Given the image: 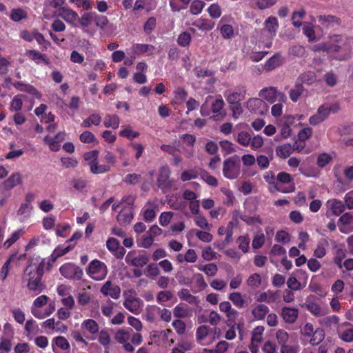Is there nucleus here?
<instances>
[{
  "label": "nucleus",
  "instance_id": "nucleus-1",
  "mask_svg": "<svg viewBox=\"0 0 353 353\" xmlns=\"http://www.w3.org/2000/svg\"><path fill=\"white\" fill-rule=\"evenodd\" d=\"M99 154L98 150H93L84 153L83 156L84 163L89 166L90 172L93 174L107 173L117 163V157L112 152H105L103 157L104 163L99 162Z\"/></svg>",
  "mask_w": 353,
  "mask_h": 353
},
{
  "label": "nucleus",
  "instance_id": "nucleus-2",
  "mask_svg": "<svg viewBox=\"0 0 353 353\" xmlns=\"http://www.w3.org/2000/svg\"><path fill=\"white\" fill-rule=\"evenodd\" d=\"M43 274V263H31L24 270L22 279L27 283V288L35 294H40L45 288L41 281Z\"/></svg>",
  "mask_w": 353,
  "mask_h": 353
},
{
  "label": "nucleus",
  "instance_id": "nucleus-3",
  "mask_svg": "<svg viewBox=\"0 0 353 353\" xmlns=\"http://www.w3.org/2000/svg\"><path fill=\"white\" fill-rule=\"evenodd\" d=\"M339 109V104L336 102L325 103L309 118V123L313 126L317 125L327 119L330 114L337 112Z\"/></svg>",
  "mask_w": 353,
  "mask_h": 353
},
{
  "label": "nucleus",
  "instance_id": "nucleus-4",
  "mask_svg": "<svg viewBox=\"0 0 353 353\" xmlns=\"http://www.w3.org/2000/svg\"><path fill=\"white\" fill-rule=\"evenodd\" d=\"M48 300L49 298L46 295H41L34 301L31 307V312L34 317L43 319L54 312L55 310L54 304H50L43 311L41 310V307L47 304Z\"/></svg>",
  "mask_w": 353,
  "mask_h": 353
},
{
  "label": "nucleus",
  "instance_id": "nucleus-5",
  "mask_svg": "<svg viewBox=\"0 0 353 353\" xmlns=\"http://www.w3.org/2000/svg\"><path fill=\"white\" fill-rule=\"evenodd\" d=\"M346 43V39L338 34H334L329 37V39L323 43L314 45L312 50L315 52H337Z\"/></svg>",
  "mask_w": 353,
  "mask_h": 353
},
{
  "label": "nucleus",
  "instance_id": "nucleus-6",
  "mask_svg": "<svg viewBox=\"0 0 353 353\" xmlns=\"http://www.w3.org/2000/svg\"><path fill=\"white\" fill-rule=\"evenodd\" d=\"M86 273L93 280L102 281L107 276L108 268L103 262L94 259L88 265Z\"/></svg>",
  "mask_w": 353,
  "mask_h": 353
},
{
  "label": "nucleus",
  "instance_id": "nucleus-7",
  "mask_svg": "<svg viewBox=\"0 0 353 353\" xmlns=\"http://www.w3.org/2000/svg\"><path fill=\"white\" fill-rule=\"evenodd\" d=\"M123 305L130 312L138 314L141 312L143 302L137 296L135 291L129 290L123 292Z\"/></svg>",
  "mask_w": 353,
  "mask_h": 353
},
{
  "label": "nucleus",
  "instance_id": "nucleus-8",
  "mask_svg": "<svg viewBox=\"0 0 353 353\" xmlns=\"http://www.w3.org/2000/svg\"><path fill=\"white\" fill-rule=\"evenodd\" d=\"M241 173L240 165L234 157H228L223 163V174L228 179H235Z\"/></svg>",
  "mask_w": 353,
  "mask_h": 353
},
{
  "label": "nucleus",
  "instance_id": "nucleus-9",
  "mask_svg": "<svg viewBox=\"0 0 353 353\" xmlns=\"http://www.w3.org/2000/svg\"><path fill=\"white\" fill-rule=\"evenodd\" d=\"M278 184L275 187L276 190L283 193H290L295 190V185L291 175L287 172H279L276 178Z\"/></svg>",
  "mask_w": 353,
  "mask_h": 353
},
{
  "label": "nucleus",
  "instance_id": "nucleus-10",
  "mask_svg": "<svg viewBox=\"0 0 353 353\" xmlns=\"http://www.w3.org/2000/svg\"><path fill=\"white\" fill-rule=\"evenodd\" d=\"M59 271L61 274L68 279L79 280L83 275L82 270L72 263H64L60 267Z\"/></svg>",
  "mask_w": 353,
  "mask_h": 353
},
{
  "label": "nucleus",
  "instance_id": "nucleus-11",
  "mask_svg": "<svg viewBox=\"0 0 353 353\" xmlns=\"http://www.w3.org/2000/svg\"><path fill=\"white\" fill-rule=\"evenodd\" d=\"M259 96L270 103H274L276 100L281 102L286 101L285 95L282 92H278L274 87L263 89L260 91Z\"/></svg>",
  "mask_w": 353,
  "mask_h": 353
},
{
  "label": "nucleus",
  "instance_id": "nucleus-12",
  "mask_svg": "<svg viewBox=\"0 0 353 353\" xmlns=\"http://www.w3.org/2000/svg\"><path fill=\"white\" fill-rule=\"evenodd\" d=\"M341 232L348 234L353 231V212L344 213L338 221Z\"/></svg>",
  "mask_w": 353,
  "mask_h": 353
},
{
  "label": "nucleus",
  "instance_id": "nucleus-13",
  "mask_svg": "<svg viewBox=\"0 0 353 353\" xmlns=\"http://www.w3.org/2000/svg\"><path fill=\"white\" fill-rule=\"evenodd\" d=\"M197 341L202 345L211 343L215 339L214 334L210 332V329L206 325L199 326L196 332Z\"/></svg>",
  "mask_w": 353,
  "mask_h": 353
},
{
  "label": "nucleus",
  "instance_id": "nucleus-14",
  "mask_svg": "<svg viewBox=\"0 0 353 353\" xmlns=\"http://www.w3.org/2000/svg\"><path fill=\"white\" fill-rule=\"evenodd\" d=\"M247 108L251 112L256 114H264L268 111L267 104L261 99L252 98L247 101Z\"/></svg>",
  "mask_w": 353,
  "mask_h": 353
},
{
  "label": "nucleus",
  "instance_id": "nucleus-15",
  "mask_svg": "<svg viewBox=\"0 0 353 353\" xmlns=\"http://www.w3.org/2000/svg\"><path fill=\"white\" fill-rule=\"evenodd\" d=\"M78 21L84 32L92 36L95 34V28H90L91 23L94 21V12H85L79 17Z\"/></svg>",
  "mask_w": 353,
  "mask_h": 353
},
{
  "label": "nucleus",
  "instance_id": "nucleus-16",
  "mask_svg": "<svg viewBox=\"0 0 353 353\" xmlns=\"http://www.w3.org/2000/svg\"><path fill=\"white\" fill-rule=\"evenodd\" d=\"M148 256L145 254H138L130 252L125 256V262L130 265L134 267H143L148 262Z\"/></svg>",
  "mask_w": 353,
  "mask_h": 353
},
{
  "label": "nucleus",
  "instance_id": "nucleus-17",
  "mask_svg": "<svg viewBox=\"0 0 353 353\" xmlns=\"http://www.w3.org/2000/svg\"><path fill=\"white\" fill-rule=\"evenodd\" d=\"M130 333L125 330L120 329L115 334V340L122 344L125 351L132 352L133 346L128 342L130 340Z\"/></svg>",
  "mask_w": 353,
  "mask_h": 353
},
{
  "label": "nucleus",
  "instance_id": "nucleus-18",
  "mask_svg": "<svg viewBox=\"0 0 353 353\" xmlns=\"http://www.w3.org/2000/svg\"><path fill=\"white\" fill-rule=\"evenodd\" d=\"M101 292L105 296H110L114 299H117L120 296L121 289L111 281H106L101 288Z\"/></svg>",
  "mask_w": 353,
  "mask_h": 353
},
{
  "label": "nucleus",
  "instance_id": "nucleus-19",
  "mask_svg": "<svg viewBox=\"0 0 353 353\" xmlns=\"http://www.w3.org/2000/svg\"><path fill=\"white\" fill-rule=\"evenodd\" d=\"M327 213L331 212L332 214L339 216L345 209L344 203L339 199H331L326 202Z\"/></svg>",
  "mask_w": 353,
  "mask_h": 353
},
{
  "label": "nucleus",
  "instance_id": "nucleus-20",
  "mask_svg": "<svg viewBox=\"0 0 353 353\" xmlns=\"http://www.w3.org/2000/svg\"><path fill=\"white\" fill-rule=\"evenodd\" d=\"M59 14L67 23L72 26H76V22L79 19L78 14L75 11L68 8H61L59 10Z\"/></svg>",
  "mask_w": 353,
  "mask_h": 353
},
{
  "label": "nucleus",
  "instance_id": "nucleus-21",
  "mask_svg": "<svg viewBox=\"0 0 353 353\" xmlns=\"http://www.w3.org/2000/svg\"><path fill=\"white\" fill-rule=\"evenodd\" d=\"M295 122V117L292 116L285 117L281 123L280 135L283 139H288L292 134L291 125H293Z\"/></svg>",
  "mask_w": 353,
  "mask_h": 353
},
{
  "label": "nucleus",
  "instance_id": "nucleus-22",
  "mask_svg": "<svg viewBox=\"0 0 353 353\" xmlns=\"http://www.w3.org/2000/svg\"><path fill=\"white\" fill-rule=\"evenodd\" d=\"M106 247L117 257H122L124 255V249L120 246L119 241L114 238H109L107 240Z\"/></svg>",
  "mask_w": 353,
  "mask_h": 353
},
{
  "label": "nucleus",
  "instance_id": "nucleus-23",
  "mask_svg": "<svg viewBox=\"0 0 353 353\" xmlns=\"http://www.w3.org/2000/svg\"><path fill=\"white\" fill-rule=\"evenodd\" d=\"M299 272L304 276V279L302 282L298 281V279L295 276H290L287 281V285L292 290H295V291L299 290L303 288L307 284V274L302 270H299Z\"/></svg>",
  "mask_w": 353,
  "mask_h": 353
},
{
  "label": "nucleus",
  "instance_id": "nucleus-24",
  "mask_svg": "<svg viewBox=\"0 0 353 353\" xmlns=\"http://www.w3.org/2000/svg\"><path fill=\"white\" fill-rule=\"evenodd\" d=\"M225 105V102L221 97H218L214 99V101L211 103V110L212 112L214 114H217L216 115V119H223L225 116V113L223 111V108Z\"/></svg>",
  "mask_w": 353,
  "mask_h": 353
},
{
  "label": "nucleus",
  "instance_id": "nucleus-25",
  "mask_svg": "<svg viewBox=\"0 0 353 353\" xmlns=\"http://www.w3.org/2000/svg\"><path fill=\"white\" fill-rule=\"evenodd\" d=\"M339 338L345 342L353 341V325L349 323H345L338 330Z\"/></svg>",
  "mask_w": 353,
  "mask_h": 353
},
{
  "label": "nucleus",
  "instance_id": "nucleus-26",
  "mask_svg": "<svg viewBox=\"0 0 353 353\" xmlns=\"http://www.w3.org/2000/svg\"><path fill=\"white\" fill-rule=\"evenodd\" d=\"M158 206L151 202H148L142 209L143 219L147 222L152 221L157 215Z\"/></svg>",
  "mask_w": 353,
  "mask_h": 353
},
{
  "label": "nucleus",
  "instance_id": "nucleus-27",
  "mask_svg": "<svg viewBox=\"0 0 353 353\" xmlns=\"http://www.w3.org/2000/svg\"><path fill=\"white\" fill-rule=\"evenodd\" d=\"M299 310L295 307H285L282 309L281 316L285 322L293 323L296 321Z\"/></svg>",
  "mask_w": 353,
  "mask_h": 353
},
{
  "label": "nucleus",
  "instance_id": "nucleus-28",
  "mask_svg": "<svg viewBox=\"0 0 353 353\" xmlns=\"http://www.w3.org/2000/svg\"><path fill=\"white\" fill-rule=\"evenodd\" d=\"M14 87L19 91L28 93L35 99H39L41 97L39 92L31 85L17 82L14 83Z\"/></svg>",
  "mask_w": 353,
  "mask_h": 353
},
{
  "label": "nucleus",
  "instance_id": "nucleus-29",
  "mask_svg": "<svg viewBox=\"0 0 353 353\" xmlns=\"http://www.w3.org/2000/svg\"><path fill=\"white\" fill-rule=\"evenodd\" d=\"M314 299V296H307L305 303V307L312 314L315 316H320L323 315V312L320 305L317 303L313 301Z\"/></svg>",
  "mask_w": 353,
  "mask_h": 353
},
{
  "label": "nucleus",
  "instance_id": "nucleus-30",
  "mask_svg": "<svg viewBox=\"0 0 353 353\" xmlns=\"http://www.w3.org/2000/svg\"><path fill=\"white\" fill-rule=\"evenodd\" d=\"M283 63V58L279 54H276L270 58L264 64L265 70L272 71L281 65Z\"/></svg>",
  "mask_w": 353,
  "mask_h": 353
},
{
  "label": "nucleus",
  "instance_id": "nucleus-31",
  "mask_svg": "<svg viewBox=\"0 0 353 353\" xmlns=\"http://www.w3.org/2000/svg\"><path fill=\"white\" fill-rule=\"evenodd\" d=\"M194 26L201 31H210L214 27V23L207 19H198L192 23Z\"/></svg>",
  "mask_w": 353,
  "mask_h": 353
},
{
  "label": "nucleus",
  "instance_id": "nucleus-32",
  "mask_svg": "<svg viewBox=\"0 0 353 353\" xmlns=\"http://www.w3.org/2000/svg\"><path fill=\"white\" fill-rule=\"evenodd\" d=\"M328 247V241L325 239H321L316 248L314 250V256L316 258L321 259L327 254V248Z\"/></svg>",
  "mask_w": 353,
  "mask_h": 353
},
{
  "label": "nucleus",
  "instance_id": "nucleus-33",
  "mask_svg": "<svg viewBox=\"0 0 353 353\" xmlns=\"http://www.w3.org/2000/svg\"><path fill=\"white\" fill-rule=\"evenodd\" d=\"M133 218L132 212L130 207L123 209L117 216V221L120 225L129 224Z\"/></svg>",
  "mask_w": 353,
  "mask_h": 353
},
{
  "label": "nucleus",
  "instance_id": "nucleus-34",
  "mask_svg": "<svg viewBox=\"0 0 353 353\" xmlns=\"http://www.w3.org/2000/svg\"><path fill=\"white\" fill-rule=\"evenodd\" d=\"M43 326L50 330L56 329V331L59 332H65L67 330L66 326L59 321L56 322L53 318L45 321L43 323Z\"/></svg>",
  "mask_w": 353,
  "mask_h": 353
},
{
  "label": "nucleus",
  "instance_id": "nucleus-35",
  "mask_svg": "<svg viewBox=\"0 0 353 353\" xmlns=\"http://www.w3.org/2000/svg\"><path fill=\"white\" fill-rule=\"evenodd\" d=\"M22 176L19 172H15L11 174L5 181L4 185L6 188L12 189L17 185L21 184Z\"/></svg>",
  "mask_w": 353,
  "mask_h": 353
},
{
  "label": "nucleus",
  "instance_id": "nucleus-36",
  "mask_svg": "<svg viewBox=\"0 0 353 353\" xmlns=\"http://www.w3.org/2000/svg\"><path fill=\"white\" fill-rule=\"evenodd\" d=\"M33 207L30 203H21L18 211L17 215L20 216V221H23L29 218L32 214Z\"/></svg>",
  "mask_w": 353,
  "mask_h": 353
},
{
  "label": "nucleus",
  "instance_id": "nucleus-37",
  "mask_svg": "<svg viewBox=\"0 0 353 353\" xmlns=\"http://www.w3.org/2000/svg\"><path fill=\"white\" fill-rule=\"evenodd\" d=\"M269 308L268 306L262 304H259L255 306L252 311V314L255 320H263L268 314Z\"/></svg>",
  "mask_w": 353,
  "mask_h": 353
},
{
  "label": "nucleus",
  "instance_id": "nucleus-38",
  "mask_svg": "<svg viewBox=\"0 0 353 353\" xmlns=\"http://www.w3.org/2000/svg\"><path fill=\"white\" fill-rule=\"evenodd\" d=\"M17 253L12 254L3 264L0 270V279L3 281L10 270V264L16 259Z\"/></svg>",
  "mask_w": 353,
  "mask_h": 353
},
{
  "label": "nucleus",
  "instance_id": "nucleus-39",
  "mask_svg": "<svg viewBox=\"0 0 353 353\" xmlns=\"http://www.w3.org/2000/svg\"><path fill=\"white\" fill-rule=\"evenodd\" d=\"M81 327L82 330L87 331L92 334H97L99 330L98 323L93 319L84 320L82 322Z\"/></svg>",
  "mask_w": 353,
  "mask_h": 353
},
{
  "label": "nucleus",
  "instance_id": "nucleus-40",
  "mask_svg": "<svg viewBox=\"0 0 353 353\" xmlns=\"http://www.w3.org/2000/svg\"><path fill=\"white\" fill-rule=\"evenodd\" d=\"M265 28L269 32L270 36H275L276 32L279 28V22L276 17H270L265 21Z\"/></svg>",
  "mask_w": 353,
  "mask_h": 353
},
{
  "label": "nucleus",
  "instance_id": "nucleus-41",
  "mask_svg": "<svg viewBox=\"0 0 353 353\" xmlns=\"http://www.w3.org/2000/svg\"><path fill=\"white\" fill-rule=\"evenodd\" d=\"M120 124V119L117 115L107 114L103 120V125L106 128L117 129Z\"/></svg>",
  "mask_w": 353,
  "mask_h": 353
},
{
  "label": "nucleus",
  "instance_id": "nucleus-42",
  "mask_svg": "<svg viewBox=\"0 0 353 353\" xmlns=\"http://www.w3.org/2000/svg\"><path fill=\"white\" fill-rule=\"evenodd\" d=\"M25 330L26 332L27 336L29 339H31L32 336L36 335L39 332V327L35 321L30 319L26 323Z\"/></svg>",
  "mask_w": 353,
  "mask_h": 353
},
{
  "label": "nucleus",
  "instance_id": "nucleus-43",
  "mask_svg": "<svg viewBox=\"0 0 353 353\" xmlns=\"http://www.w3.org/2000/svg\"><path fill=\"white\" fill-rule=\"evenodd\" d=\"M153 48V46L148 44L136 43L132 46L130 50L132 54L139 55L143 53L150 52Z\"/></svg>",
  "mask_w": 353,
  "mask_h": 353
},
{
  "label": "nucleus",
  "instance_id": "nucleus-44",
  "mask_svg": "<svg viewBox=\"0 0 353 353\" xmlns=\"http://www.w3.org/2000/svg\"><path fill=\"white\" fill-rule=\"evenodd\" d=\"M179 298L193 305H198L200 302L198 297L192 295L187 289L181 290L178 294Z\"/></svg>",
  "mask_w": 353,
  "mask_h": 353
},
{
  "label": "nucleus",
  "instance_id": "nucleus-45",
  "mask_svg": "<svg viewBox=\"0 0 353 353\" xmlns=\"http://www.w3.org/2000/svg\"><path fill=\"white\" fill-rule=\"evenodd\" d=\"M101 122V116L98 114H92L83 121L81 125L84 128H90L92 125H99Z\"/></svg>",
  "mask_w": 353,
  "mask_h": 353
},
{
  "label": "nucleus",
  "instance_id": "nucleus-46",
  "mask_svg": "<svg viewBox=\"0 0 353 353\" xmlns=\"http://www.w3.org/2000/svg\"><path fill=\"white\" fill-rule=\"evenodd\" d=\"M119 135L128 139H134L139 137V132L132 130L130 125L122 126V130L119 132Z\"/></svg>",
  "mask_w": 353,
  "mask_h": 353
},
{
  "label": "nucleus",
  "instance_id": "nucleus-47",
  "mask_svg": "<svg viewBox=\"0 0 353 353\" xmlns=\"http://www.w3.org/2000/svg\"><path fill=\"white\" fill-rule=\"evenodd\" d=\"M23 234V229H19L13 232L10 236L4 242L3 247L6 249L9 248L12 244L18 241Z\"/></svg>",
  "mask_w": 353,
  "mask_h": 353
},
{
  "label": "nucleus",
  "instance_id": "nucleus-48",
  "mask_svg": "<svg viewBox=\"0 0 353 353\" xmlns=\"http://www.w3.org/2000/svg\"><path fill=\"white\" fill-rule=\"evenodd\" d=\"M225 97L226 98L229 104L239 103L244 98L243 93L239 90L229 92L228 94H225Z\"/></svg>",
  "mask_w": 353,
  "mask_h": 353
},
{
  "label": "nucleus",
  "instance_id": "nucleus-49",
  "mask_svg": "<svg viewBox=\"0 0 353 353\" xmlns=\"http://www.w3.org/2000/svg\"><path fill=\"white\" fill-rule=\"evenodd\" d=\"M191 0H169L170 6L173 12L185 9Z\"/></svg>",
  "mask_w": 353,
  "mask_h": 353
},
{
  "label": "nucleus",
  "instance_id": "nucleus-50",
  "mask_svg": "<svg viewBox=\"0 0 353 353\" xmlns=\"http://www.w3.org/2000/svg\"><path fill=\"white\" fill-rule=\"evenodd\" d=\"M333 157V153H321L317 157L316 163L319 167L324 168L332 161Z\"/></svg>",
  "mask_w": 353,
  "mask_h": 353
},
{
  "label": "nucleus",
  "instance_id": "nucleus-51",
  "mask_svg": "<svg viewBox=\"0 0 353 353\" xmlns=\"http://www.w3.org/2000/svg\"><path fill=\"white\" fill-rule=\"evenodd\" d=\"M71 249L72 248L70 246L65 248L62 246H58L54 250L53 252L50 255V260L54 263L58 258L67 254Z\"/></svg>",
  "mask_w": 353,
  "mask_h": 353
},
{
  "label": "nucleus",
  "instance_id": "nucleus-52",
  "mask_svg": "<svg viewBox=\"0 0 353 353\" xmlns=\"http://www.w3.org/2000/svg\"><path fill=\"white\" fill-rule=\"evenodd\" d=\"M246 284L252 289L259 288L261 284V277L257 273L252 274L247 279Z\"/></svg>",
  "mask_w": 353,
  "mask_h": 353
},
{
  "label": "nucleus",
  "instance_id": "nucleus-53",
  "mask_svg": "<svg viewBox=\"0 0 353 353\" xmlns=\"http://www.w3.org/2000/svg\"><path fill=\"white\" fill-rule=\"evenodd\" d=\"M228 299L237 307L241 308L245 305V300L242 294L239 292H232L229 294Z\"/></svg>",
  "mask_w": 353,
  "mask_h": 353
},
{
  "label": "nucleus",
  "instance_id": "nucleus-54",
  "mask_svg": "<svg viewBox=\"0 0 353 353\" xmlns=\"http://www.w3.org/2000/svg\"><path fill=\"white\" fill-rule=\"evenodd\" d=\"M325 337V333L322 329H316L310 338V343L313 345L319 344Z\"/></svg>",
  "mask_w": 353,
  "mask_h": 353
},
{
  "label": "nucleus",
  "instance_id": "nucleus-55",
  "mask_svg": "<svg viewBox=\"0 0 353 353\" xmlns=\"http://www.w3.org/2000/svg\"><path fill=\"white\" fill-rule=\"evenodd\" d=\"M79 140L83 143H97V140L94 134L90 131H84L79 136Z\"/></svg>",
  "mask_w": 353,
  "mask_h": 353
},
{
  "label": "nucleus",
  "instance_id": "nucleus-56",
  "mask_svg": "<svg viewBox=\"0 0 353 353\" xmlns=\"http://www.w3.org/2000/svg\"><path fill=\"white\" fill-rule=\"evenodd\" d=\"M236 141L242 146L247 147L250 145L251 134L248 132L241 131L237 134Z\"/></svg>",
  "mask_w": 353,
  "mask_h": 353
},
{
  "label": "nucleus",
  "instance_id": "nucleus-57",
  "mask_svg": "<svg viewBox=\"0 0 353 353\" xmlns=\"http://www.w3.org/2000/svg\"><path fill=\"white\" fill-rule=\"evenodd\" d=\"M319 21L325 27H329L334 23H339V19L332 15H321L319 17Z\"/></svg>",
  "mask_w": 353,
  "mask_h": 353
},
{
  "label": "nucleus",
  "instance_id": "nucleus-58",
  "mask_svg": "<svg viewBox=\"0 0 353 353\" xmlns=\"http://www.w3.org/2000/svg\"><path fill=\"white\" fill-rule=\"evenodd\" d=\"M170 174V171L168 167H163L161 168L158 177V183L159 186H163L167 184Z\"/></svg>",
  "mask_w": 353,
  "mask_h": 353
},
{
  "label": "nucleus",
  "instance_id": "nucleus-59",
  "mask_svg": "<svg viewBox=\"0 0 353 353\" xmlns=\"http://www.w3.org/2000/svg\"><path fill=\"white\" fill-rule=\"evenodd\" d=\"M292 151V145L290 143L283 144L278 147L276 150L278 156L282 158L290 157Z\"/></svg>",
  "mask_w": 353,
  "mask_h": 353
},
{
  "label": "nucleus",
  "instance_id": "nucleus-60",
  "mask_svg": "<svg viewBox=\"0 0 353 353\" xmlns=\"http://www.w3.org/2000/svg\"><path fill=\"white\" fill-rule=\"evenodd\" d=\"M346 257V251L343 249H339L336 250V254L334 256L333 261L336 265V266L342 270V264L343 261L345 260Z\"/></svg>",
  "mask_w": 353,
  "mask_h": 353
},
{
  "label": "nucleus",
  "instance_id": "nucleus-61",
  "mask_svg": "<svg viewBox=\"0 0 353 353\" xmlns=\"http://www.w3.org/2000/svg\"><path fill=\"white\" fill-rule=\"evenodd\" d=\"M219 145L224 155L232 154L236 151L234 144L229 141H221Z\"/></svg>",
  "mask_w": 353,
  "mask_h": 353
},
{
  "label": "nucleus",
  "instance_id": "nucleus-62",
  "mask_svg": "<svg viewBox=\"0 0 353 353\" xmlns=\"http://www.w3.org/2000/svg\"><path fill=\"white\" fill-rule=\"evenodd\" d=\"M303 32L307 37L309 41H314L316 40L315 32L312 24L310 23H303Z\"/></svg>",
  "mask_w": 353,
  "mask_h": 353
},
{
  "label": "nucleus",
  "instance_id": "nucleus-63",
  "mask_svg": "<svg viewBox=\"0 0 353 353\" xmlns=\"http://www.w3.org/2000/svg\"><path fill=\"white\" fill-rule=\"evenodd\" d=\"M53 343L62 350H68L70 347L68 341L62 336H59L53 339Z\"/></svg>",
  "mask_w": 353,
  "mask_h": 353
},
{
  "label": "nucleus",
  "instance_id": "nucleus-64",
  "mask_svg": "<svg viewBox=\"0 0 353 353\" xmlns=\"http://www.w3.org/2000/svg\"><path fill=\"white\" fill-rule=\"evenodd\" d=\"M26 56L28 57L30 59L36 62L37 63H41L42 61H46L43 55L41 54L39 52L34 50H30L26 51Z\"/></svg>",
  "mask_w": 353,
  "mask_h": 353
}]
</instances>
